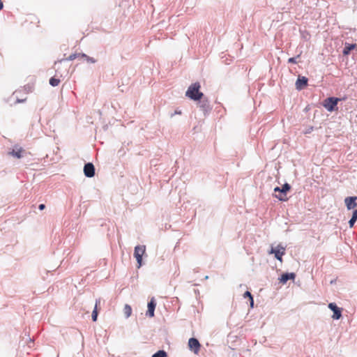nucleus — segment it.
Returning <instances> with one entry per match:
<instances>
[{
	"instance_id": "f257e3e1",
	"label": "nucleus",
	"mask_w": 357,
	"mask_h": 357,
	"mask_svg": "<svg viewBox=\"0 0 357 357\" xmlns=\"http://www.w3.org/2000/svg\"><path fill=\"white\" fill-rule=\"evenodd\" d=\"M201 85L199 82L192 84L188 89L185 96L193 100L202 99L204 94L199 91Z\"/></svg>"
},
{
	"instance_id": "f03ea898",
	"label": "nucleus",
	"mask_w": 357,
	"mask_h": 357,
	"mask_svg": "<svg viewBox=\"0 0 357 357\" xmlns=\"http://www.w3.org/2000/svg\"><path fill=\"white\" fill-rule=\"evenodd\" d=\"M340 100L338 98L331 97L325 99L323 102V106L328 111L333 112L337 109V105Z\"/></svg>"
},
{
	"instance_id": "7ed1b4c3",
	"label": "nucleus",
	"mask_w": 357,
	"mask_h": 357,
	"mask_svg": "<svg viewBox=\"0 0 357 357\" xmlns=\"http://www.w3.org/2000/svg\"><path fill=\"white\" fill-rule=\"evenodd\" d=\"M146 252V246L145 245H137L135 248L134 256L137 259L138 264V268L142 266V256L144 255Z\"/></svg>"
},
{
	"instance_id": "20e7f679",
	"label": "nucleus",
	"mask_w": 357,
	"mask_h": 357,
	"mask_svg": "<svg viewBox=\"0 0 357 357\" xmlns=\"http://www.w3.org/2000/svg\"><path fill=\"white\" fill-rule=\"evenodd\" d=\"M291 187L288 183H285L281 188L279 187H276L274 189V191L280 192V195H275V197H277L280 201H287V198L286 197V192L290 190Z\"/></svg>"
},
{
	"instance_id": "39448f33",
	"label": "nucleus",
	"mask_w": 357,
	"mask_h": 357,
	"mask_svg": "<svg viewBox=\"0 0 357 357\" xmlns=\"http://www.w3.org/2000/svg\"><path fill=\"white\" fill-rule=\"evenodd\" d=\"M285 253V248L281 245H278L276 248H272L269 251V254H274L275 257L279 261H282V256Z\"/></svg>"
},
{
	"instance_id": "423d86ee",
	"label": "nucleus",
	"mask_w": 357,
	"mask_h": 357,
	"mask_svg": "<svg viewBox=\"0 0 357 357\" xmlns=\"http://www.w3.org/2000/svg\"><path fill=\"white\" fill-rule=\"evenodd\" d=\"M188 347L195 354H198L200 350L201 344L196 338H190L188 340Z\"/></svg>"
},
{
	"instance_id": "0eeeda50",
	"label": "nucleus",
	"mask_w": 357,
	"mask_h": 357,
	"mask_svg": "<svg viewBox=\"0 0 357 357\" xmlns=\"http://www.w3.org/2000/svg\"><path fill=\"white\" fill-rule=\"evenodd\" d=\"M357 197H347L344 199V203L348 210L354 209L356 206Z\"/></svg>"
},
{
	"instance_id": "6e6552de",
	"label": "nucleus",
	"mask_w": 357,
	"mask_h": 357,
	"mask_svg": "<svg viewBox=\"0 0 357 357\" xmlns=\"http://www.w3.org/2000/svg\"><path fill=\"white\" fill-rule=\"evenodd\" d=\"M84 173L86 177H93L95 175V167L94 165L89 162L84 165Z\"/></svg>"
},
{
	"instance_id": "1a4fd4ad",
	"label": "nucleus",
	"mask_w": 357,
	"mask_h": 357,
	"mask_svg": "<svg viewBox=\"0 0 357 357\" xmlns=\"http://www.w3.org/2000/svg\"><path fill=\"white\" fill-rule=\"evenodd\" d=\"M328 307L333 312V319H339L341 317V310L335 303H329Z\"/></svg>"
},
{
	"instance_id": "9d476101",
	"label": "nucleus",
	"mask_w": 357,
	"mask_h": 357,
	"mask_svg": "<svg viewBox=\"0 0 357 357\" xmlns=\"http://www.w3.org/2000/svg\"><path fill=\"white\" fill-rule=\"evenodd\" d=\"M24 153L25 151L22 148L16 146L9 152V155L16 158H21L23 157Z\"/></svg>"
},
{
	"instance_id": "9b49d317",
	"label": "nucleus",
	"mask_w": 357,
	"mask_h": 357,
	"mask_svg": "<svg viewBox=\"0 0 357 357\" xmlns=\"http://www.w3.org/2000/svg\"><path fill=\"white\" fill-rule=\"evenodd\" d=\"M156 306V303L154 298H152L149 303H148V310L146 312V314L153 317L154 316V310Z\"/></svg>"
},
{
	"instance_id": "f8f14e48",
	"label": "nucleus",
	"mask_w": 357,
	"mask_h": 357,
	"mask_svg": "<svg viewBox=\"0 0 357 357\" xmlns=\"http://www.w3.org/2000/svg\"><path fill=\"white\" fill-rule=\"evenodd\" d=\"M307 78L305 77H298L296 82V87L298 90H301L307 85Z\"/></svg>"
},
{
	"instance_id": "ddd939ff",
	"label": "nucleus",
	"mask_w": 357,
	"mask_h": 357,
	"mask_svg": "<svg viewBox=\"0 0 357 357\" xmlns=\"http://www.w3.org/2000/svg\"><path fill=\"white\" fill-rule=\"evenodd\" d=\"M296 277L295 273H284L281 275V278H280V280L282 283L284 284L286 283L289 280H294Z\"/></svg>"
},
{
	"instance_id": "4468645a",
	"label": "nucleus",
	"mask_w": 357,
	"mask_h": 357,
	"mask_svg": "<svg viewBox=\"0 0 357 357\" xmlns=\"http://www.w3.org/2000/svg\"><path fill=\"white\" fill-rule=\"evenodd\" d=\"M356 47V44H348V43H346L345 44V47H344V50H343V54L344 55L349 54L351 50H353L354 49H355Z\"/></svg>"
},
{
	"instance_id": "2eb2a0df",
	"label": "nucleus",
	"mask_w": 357,
	"mask_h": 357,
	"mask_svg": "<svg viewBox=\"0 0 357 357\" xmlns=\"http://www.w3.org/2000/svg\"><path fill=\"white\" fill-rule=\"evenodd\" d=\"M100 305V299H97L96 301V304H95V307H94V310L92 312V320L93 321H96L97 320V317H98V306Z\"/></svg>"
},
{
	"instance_id": "dca6fc26",
	"label": "nucleus",
	"mask_w": 357,
	"mask_h": 357,
	"mask_svg": "<svg viewBox=\"0 0 357 357\" xmlns=\"http://www.w3.org/2000/svg\"><path fill=\"white\" fill-rule=\"evenodd\" d=\"M357 220V209L353 211L352 216L349 221L350 228H352Z\"/></svg>"
},
{
	"instance_id": "f3484780",
	"label": "nucleus",
	"mask_w": 357,
	"mask_h": 357,
	"mask_svg": "<svg viewBox=\"0 0 357 357\" xmlns=\"http://www.w3.org/2000/svg\"><path fill=\"white\" fill-rule=\"evenodd\" d=\"M123 313L125 314V317L126 318H128L129 317H130L131 314H132V307L130 305H129L128 304H126L124 307H123Z\"/></svg>"
},
{
	"instance_id": "a211bd4d",
	"label": "nucleus",
	"mask_w": 357,
	"mask_h": 357,
	"mask_svg": "<svg viewBox=\"0 0 357 357\" xmlns=\"http://www.w3.org/2000/svg\"><path fill=\"white\" fill-rule=\"evenodd\" d=\"M82 54H79V53H78V54H72L68 58H66L65 60L66 61H73V60H74V59H75L77 58L82 59ZM64 59H61V60L59 61V62H61Z\"/></svg>"
},
{
	"instance_id": "6ab92c4d",
	"label": "nucleus",
	"mask_w": 357,
	"mask_h": 357,
	"mask_svg": "<svg viewBox=\"0 0 357 357\" xmlns=\"http://www.w3.org/2000/svg\"><path fill=\"white\" fill-rule=\"evenodd\" d=\"M243 296H244V298H246V297L249 298V300H250V307H253L254 300H253V297H252L251 293L250 291H245L244 293Z\"/></svg>"
},
{
	"instance_id": "aec40b11",
	"label": "nucleus",
	"mask_w": 357,
	"mask_h": 357,
	"mask_svg": "<svg viewBox=\"0 0 357 357\" xmlns=\"http://www.w3.org/2000/svg\"><path fill=\"white\" fill-rule=\"evenodd\" d=\"M60 79H57V78H55V77H52L50 79V84L52 86H57L59 84H60Z\"/></svg>"
},
{
	"instance_id": "412c9836",
	"label": "nucleus",
	"mask_w": 357,
	"mask_h": 357,
	"mask_svg": "<svg viewBox=\"0 0 357 357\" xmlns=\"http://www.w3.org/2000/svg\"><path fill=\"white\" fill-rule=\"evenodd\" d=\"M152 357H167V353L163 350H160L154 354Z\"/></svg>"
},
{
	"instance_id": "4be33fe9",
	"label": "nucleus",
	"mask_w": 357,
	"mask_h": 357,
	"mask_svg": "<svg viewBox=\"0 0 357 357\" xmlns=\"http://www.w3.org/2000/svg\"><path fill=\"white\" fill-rule=\"evenodd\" d=\"M24 89L26 93H31L33 91L34 86L32 84H28L24 86Z\"/></svg>"
},
{
	"instance_id": "5701e85b",
	"label": "nucleus",
	"mask_w": 357,
	"mask_h": 357,
	"mask_svg": "<svg viewBox=\"0 0 357 357\" xmlns=\"http://www.w3.org/2000/svg\"><path fill=\"white\" fill-rule=\"evenodd\" d=\"M200 107L203 109L204 111H207L209 109V105L208 101L203 102Z\"/></svg>"
},
{
	"instance_id": "b1692460",
	"label": "nucleus",
	"mask_w": 357,
	"mask_h": 357,
	"mask_svg": "<svg viewBox=\"0 0 357 357\" xmlns=\"http://www.w3.org/2000/svg\"><path fill=\"white\" fill-rule=\"evenodd\" d=\"M82 58L85 59L87 61L91 62V63H95V61H96L93 58L88 56L85 54H82Z\"/></svg>"
},
{
	"instance_id": "393cba45",
	"label": "nucleus",
	"mask_w": 357,
	"mask_h": 357,
	"mask_svg": "<svg viewBox=\"0 0 357 357\" xmlns=\"http://www.w3.org/2000/svg\"><path fill=\"white\" fill-rule=\"evenodd\" d=\"M288 62L291 63H297L296 58H294V57L289 58L288 59Z\"/></svg>"
},
{
	"instance_id": "a878e982",
	"label": "nucleus",
	"mask_w": 357,
	"mask_h": 357,
	"mask_svg": "<svg viewBox=\"0 0 357 357\" xmlns=\"http://www.w3.org/2000/svg\"><path fill=\"white\" fill-rule=\"evenodd\" d=\"M45 208V205L43 204H40L39 206H38V208L40 210H43Z\"/></svg>"
},
{
	"instance_id": "bb28decb",
	"label": "nucleus",
	"mask_w": 357,
	"mask_h": 357,
	"mask_svg": "<svg viewBox=\"0 0 357 357\" xmlns=\"http://www.w3.org/2000/svg\"><path fill=\"white\" fill-rule=\"evenodd\" d=\"M3 4L1 0H0V10H1L3 8Z\"/></svg>"
},
{
	"instance_id": "cd10ccee",
	"label": "nucleus",
	"mask_w": 357,
	"mask_h": 357,
	"mask_svg": "<svg viewBox=\"0 0 357 357\" xmlns=\"http://www.w3.org/2000/svg\"><path fill=\"white\" fill-rule=\"evenodd\" d=\"M312 130V128H311L310 130H307V131H306L305 133H309L310 132V131Z\"/></svg>"
}]
</instances>
